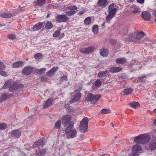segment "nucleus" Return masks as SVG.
<instances>
[{
  "instance_id": "39",
  "label": "nucleus",
  "mask_w": 156,
  "mask_h": 156,
  "mask_svg": "<svg viewBox=\"0 0 156 156\" xmlns=\"http://www.w3.org/2000/svg\"><path fill=\"white\" fill-rule=\"evenodd\" d=\"M98 26L97 25H94L92 28V31L94 34H97L98 32Z\"/></svg>"
},
{
  "instance_id": "26",
  "label": "nucleus",
  "mask_w": 156,
  "mask_h": 156,
  "mask_svg": "<svg viewBox=\"0 0 156 156\" xmlns=\"http://www.w3.org/2000/svg\"><path fill=\"white\" fill-rule=\"evenodd\" d=\"M126 62V58L124 57L120 58H117L115 60V62L118 64H123Z\"/></svg>"
},
{
  "instance_id": "24",
  "label": "nucleus",
  "mask_w": 156,
  "mask_h": 156,
  "mask_svg": "<svg viewBox=\"0 0 156 156\" xmlns=\"http://www.w3.org/2000/svg\"><path fill=\"white\" fill-rule=\"evenodd\" d=\"M45 0H37L34 2V5L36 6H43L45 3Z\"/></svg>"
},
{
  "instance_id": "15",
  "label": "nucleus",
  "mask_w": 156,
  "mask_h": 156,
  "mask_svg": "<svg viewBox=\"0 0 156 156\" xmlns=\"http://www.w3.org/2000/svg\"><path fill=\"white\" fill-rule=\"evenodd\" d=\"M44 144V142L42 139H39L35 142L32 146L33 148L38 147L39 146H43Z\"/></svg>"
},
{
  "instance_id": "28",
  "label": "nucleus",
  "mask_w": 156,
  "mask_h": 156,
  "mask_svg": "<svg viewBox=\"0 0 156 156\" xmlns=\"http://www.w3.org/2000/svg\"><path fill=\"white\" fill-rule=\"evenodd\" d=\"M12 14L10 13L3 12L0 15V16L3 18H9L12 16Z\"/></svg>"
},
{
  "instance_id": "29",
  "label": "nucleus",
  "mask_w": 156,
  "mask_h": 156,
  "mask_svg": "<svg viewBox=\"0 0 156 156\" xmlns=\"http://www.w3.org/2000/svg\"><path fill=\"white\" fill-rule=\"evenodd\" d=\"M108 73L107 70L101 71L99 73L98 75V76L100 78L105 77L107 76V74Z\"/></svg>"
},
{
  "instance_id": "56",
  "label": "nucleus",
  "mask_w": 156,
  "mask_h": 156,
  "mask_svg": "<svg viewBox=\"0 0 156 156\" xmlns=\"http://www.w3.org/2000/svg\"><path fill=\"white\" fill-rule=\"evenodd\" d=\"M46 80V78L44 77H42L41 78V80L42 81H44Z\"/></svg>"
},
{
  "instance_id": "46",
  "label": "nucleus",
  "mask_w": 156,
  "mask_h": 156,
  "mask_svg": "<svg viewBox=\"0 0 156 156\" xmlns=\"http://www.w3.org/2000/svg\"><path fill=\"white\" fill-rule=\"evenodd\" d=\"M133 8L134 9L133 10V13H135L140 12V9L137 7H134Z\"/></svg>"
},
{
  "instance_id": "60",
  "label": "nucleus",
  "mask_w": 156,
  "mask_h": 156,
  "mask_svg": "<svg viewBox=\"0 0 156 156\" xmlns=\"http://www.w3.org/2000/svg\"><path fill=\"white\" fill-rule=\"evenodd\" d=\"M153 112L155 114H156V108L154 109L153 110Z\"/></svg>"
},
{
  "instance_id": "1",
  "label": "nucleus",
  "mask_w": 156,
  "mask_h": 156,
  "mask_svg": "<svg viewBox=\"0 0 156 156\" xmlns=\"http://www.w3.org/2000/svg\"><path fill=\"white\" fill-rule=\"evenodd\" d=\"M151 138L147 134H140L135 137L134 141L136 143L145 144L149 142Z\"/></svg>"
},
{
  "instance_id": "11",
  "label": "nucleus",
  "mask_w": 156,
  "mask_h": 156,
  "mask_svg": "<svg viewBox=\"0 0 156 156\" xmlns=\"http://www.w3.org/2000/svg\"><path fill=\"white\" fill-rule=\"evenodd\" d=\"M147 147L149 148L148 149L152 150L155 149H156V138L151 139L149 143L147 144Z\"/></svg>"
},
{
  "instance_id": "43",
  "label": "nucleus",
  "mask_w": 156,
  "mask_h": 156,
  "mask_svg": "<svg viewBox=\"0 0 156 156\" xmlns=\"http://www.w3.org/2000/svg\"><path fill=\"white\" fill-rule=\"evenodd\" d=\"M88 127H80V132L84 133L87 131Z\"/></svg>"
},
{
  "instance_id": "18",
  "label": "nucleus",
  "mask_w": 156,
  "mask_h": 156,
  "mask_svg": "<svg viewBox=\"0 0 156 156\" xmlns=\"http://www.w3.org/2000/svg\"><path fill=\"white\" fill-rule=\"evenodd\" d=\"M12 96V95L11 94H10L8 95L6 93L2 94L0 98V103L5 101L10 97Z\"/></svg>"
},
{
  "instance_id": "6",
  "label": "nucleus",
  "mask_w": 156,
  "mask_h": 156,
  "mask_svg": "<svg viewBox=\"0 0 156 156\" xmlns=\"http://www.w3.org/2000/svg\"><path fill=\"white\" fill-rule=\"evenodd\" d=\"M142 151V150L140 145L136 144L133 147L132 153L129 156H138Z\"/></svg>"
},
{
  "instance_id": "41",
  "label": "nucleus",
  "mask_w": 156,
  "mask_h": 156,
  "mask_svg": "<svg viewBox=\"0 0 156 156\" xmlns=\"http://www.w3.org/2000/svg\"><path fill=\"white\" fill-rule=\"evenodd\" d=\"M101 113L107 114L110 112V110L108 109H102L101 112Z\"/></svg>"
},
{
  "instance_id": "48",
  "label": "nucleus",
  "mask_w": 156,
  "mask_h": 156,
  "mask_svg": "<svg viewBox=\"0 0 156 156\" xmlns=\"http://www.w3.org/2000/svg\"><path fill=\"white\" fill-rule=\"evenodd\" d=\"M0 74L4 76H7L6 72L3 70H0Z\"/></svg>"
},
{
  "instance_id": "31",
  "label": "nucleus",
  "mask_w": 156,
  "mask_h": 156,
  "mask_svg": "<svg viewBox=\"0 0 156 156\" xmlns=\"http://www.w3.org/2000/svg\"><path fill=\"white\" fill-rule=\"evenodd\" d=\"M108 51L106 49H101L100 50V54L103 56L106 57L108 55Z\"/></svg>"
},
{
  "instance_id": "36",
  "label": "nucleus",
  "mask_w": 156,
  "mask_h": 156,
  "mask_svg": "<svg viewBox=\"0 0 156 156\" xmlns=\"http://www.w3.org/2000/svg\"><path fill=\"white\" fill-rule=\"evenodd\" d=\"M102 82L99 79L97 80L94 82L95 86L96 87H99L102 84Z\"/></svg>"
},
{
  "instance_id": "25",
  "label": "nucleus",
  "mask_w": 156,
  "mask_h": 156,
  "mask_svg": "<svg viewBox=\"0 0 156 156\" xmlns=\"http://www.w3.org/2000/svg\"><path fill=\"white\" fill-rule=\"evenodd\" d=\"M107 2V0H99L98 2V4L101 7H105L106 6Z\"/></svg>"
},
{
  "instance_id": "47",
  "label": "nucleus",
  "mask_w": 156,
  "mask_h": 156,
  "mask_svg": "<svg viewBox=\"0 0 156 156\" xmlns=\"http://www.w3.org/2000/svg\"><path fill=\"white\" fill-rule=\"evenodd\" d=\"M67 76L66 75L65 76H62V77H61V78H60V80L61 81H67Z\"/></svg>"
},
{
  "instance_id": "21",
  "label": "nucleus",
  "mask_w": 156,
  "mask_h": 156,
  "mask_svg": "<svg viewBox=\"0 0 156 156\" xmlns=\"http://www.w3.org/2000/svg\"><path fill=\"white\" fill-rule=\"evenodd\" d=\"M122 70V68L119 67H112L110 68L109 72L111 73L119 72Z\"/></svg>"
},
{
  "instance_id": "55",
  "label": "nucleus",
  "mask_w": 156,
  "mask_h": 156,
  "mask_svg": "<svg viewBox=\"0 0 156 156\" xmlns=\"http://www.w3.org/2000/svg\"><path fill=\"white\" fill-rule=\"evenodd\" d=\"M64 36V33H62L60 36L59 38H61L63 37Z\"/></svg>"
},
{
  "instance_id": "54",
  "label": "nucleus",
  "mask_w": 156,
  "mask_h": 156,
  "mask_svg": "<svg viewBox=\"0 0 156 156\" xmlns=\"http://www.w3.org/2000/svg\"><path fill=\"white\" fill-rule=\"evenodd\" d=\"M84 13V11H80V12L78 13V14H79V15L81 16V15L82 14H83Z\"/></svg>"
},
{
  "instance_id": "12",
  "label": "nucleus",
  "mask_w": 156,
  "mask_h": 156,
  "mask_svg": "<svg viewBox=\"0 0 156 156\" xmlns=\"http://www.w3.org/2000/svg\"><path fill=\"white\" fill-rule=\"evenodd\" d=\"M142 17L145 20L149 21L151 19V15L147 11L143 12L142 13Z\"/></svg>"
},
{
  "instance_id": "3",
  "label": "nucleus",
  "mask_w": 156,
  "mask_h": 156,
  "mask_svg": "<svg viewBox=\"0 0 156 156\" xmlns=\"http://www.w3.org/2000/svg\"><path fill=\"white\" fill-rule=\"evenodd\" d=\"M144 36V32L143 31L138 32L135 37H133V34H130L128 38L131 39L136 44L140 43L141 40Z\"/></svg>"
},
{
  "instance_id": "52",
  "label": "nucleus",
  "mask_w": 156,
  "mask_h": 156,
  "mask_svg": "<svg viewBox=\"0 0 156 156\" xmlns=\"http://www.w3.org/2000/svg\"><path fill=\"white\" fill-rule=\"evenodd\" d=\"M6 126L7 124L6 123H0V127H6Z\"/></svg>"
},
{
  "instance_id": "44",
  "label": "nucleus",
  "mask_w": 156,
  "mask_h": 156,
  "mask_svg": "<svg viewBox=\"0 0 156 156\" xmlns=\"http://www.w3.org/2000/svg\"><path fill=\"white\" fill-rule=\"evenodd\" d=\"M61 124V121L60 120H58L55 123V127H60Z\"/></svg>"
},
{
  "instance_id": "5",
  "label": "nucleus",
  "mask_w": 156,
  "mask_h": 156,
  "mask_svg": "<svg viewBox=\"0 0 156 156\" xmlns=\"http://www.w3.org/2000/svg\"><path fill=\"white\" fill-rule=\"evenodd\" d=\"M73 127H66L65 132L69 138H73L75 137L77 134L76 130Z\"/></svg>"
},
{
  "instance_id": "38",
  "label": "nucleus",
  "mask_w": 156,
  "mask_h": 156,
  "mask_svg": "<svg viewBox=\"0 0 156 156\" xmlns=\"http://www.w3.org/2000/svg\"><path fill=\"white\" fill-rule=\"evenodd\" d=\"M42 57V55L41 53H37L34 55V57L37 60H38Z\"/></svg>"
},
{
  "instance_id": "14",
  "label": "nucleus",
  "mask_w": 156,
  "mask_h": 156,
  "mask_svg": "<svg viewBox=\"0 0 156 156\" xmlns=\"http://www.w3.org/2000/svg\"><path fill=\"white\" fill-rule=\"evenodd\" d=\"M54 100L53 98H50L48 99L43 104V107L44 108H47L52 104Z\"/></svg>"
},
{
  "instance_id": "40",
  "label": "nucleus",
  "mask_w": 156,
  "mask_h": 156,
  "mask_svg": "<svg viewBox=\"0 0 156 156\" xmlns=\"http://www.w3.org/2000/svg\"><path fill=\"white\" fill-rule=\"evenodd\" d=\"M60 34V30H55L54 34H53V36L54 37H57Z\"/></svg>"
},
{
  "instance_id": "61",
  "label": "nucleus",
  "mask_w": 156,
  "mask_h": 156,
  "mask_svg": "<svg viewBox=\"0 0 156 156\" xmlns=\"http://www.w3.org/2000/svg\"><path fill=\"white\" fill-rule=\"evenodd\" d=\"M103 156H110V155L108 154H104Z\"/></svg>"
},
{
  "instance_id": "58",
  "label": "nucleus",
  "mask_w": 156,
  "mask_h": 156,
  "mask_svg": "<svg viewBox=\"0 0 156 156\" xmlns=\"http://www.w3.org/2000/svg\"><path fill=\"white\" fill-rule=\"evenodd\" d=\"M110 125L111 126H112V127H113L114 126V124L112 122H111V123H110Z\"/></svg>"
},
{
  "instance_id": "37",
  "label": "nucleus",
  "mask_w": 156,
  "mask_h": 156,
  "mask_svg": "<svg viewBox=\"0 0 156 156\" xmlns=\"http://www.w3.org/2000/svg\"><path fill=\"white\" fill-rule=\"evenodd\" d=\"M46 152L45 149H44L40 151V152L37 153L36 154V156H43Z\"/></svg>"
},
{
  "instance_id": "19",
  "label": "nucleus",
  "mask_w": 156,
  "mask_h": 156,
  "mask_svg": "<svg viewBox=\"0 0 156 156\" xmlns=\"http://www.w3.org/2000/svg\"><path fill=\"white\" fill-rule=\"evenodd\" d=\"M88 119L87 117H84L80 122V127H88Z\"/></svg>"
},
{
  "instance_id": "4",
  "label": "nucleus",
  "mask_w": 156,
  "mask_h": 156,
  "mask_svg": "<svg viewBox=\"0 0 156 156\" xmlns=\"http://www.w3.org/2000/svg\"><path fill=\"white\" fill-rule=\"evenodd\" d=\"M101 94L94 95L92 94L89 93L87 95L86 100L87 101H90L93 103H95L101 98Z\"/></svg>"
},
{
  "instance_id": "27",
  "label": "nucleus",
  "mask_w": 156,
  "mask_h": 156,
  "mask_svg": "<svg viewBox=\"0 0 156 156\" xmlns=\"http://www.w3.org/2000/svg\"><path fill=\"white\" fill-rule=\"evenodd\" d=\"M81 97V94L80 93H78L77 94L75 95L73 98L70 101L71 103H73L74 101H77L80 100Z\"/></svg>"
},
{
  "instance_id": "63",
  "label": "nucleus",
  "mask_w": 156,
  "mask_h": 156,
  "mask_svg": "<svg viewBox=\"0 0 156 156\" xmlns=\"http://www.w3.org/2000/svg\"><path fill=\"white\" fill-rule=\"evenodd\" d=\"M50 14H47V18H48L50 16Z\"/></svg>"
},
{
  "instance_id": "13",
  "label": "nucleus",
  "mask_w": 156,
  "mask_h": 156,
  "mask_svg": "<svg viewBox=\"0 0 156 156\" xmlns=\"http://www.w3.org/2000/svg\"><path fill=\"white\" fill-rule=\"evenodd\" d=\"M45 24L44 22H39L33 26L32 30L34 31L38 30L44 27Z\"/></svg>"
},
{
  "instance_id": "35",
  "label": "nucleus",
  "mask_w": 156,
  "mask_h": 156,
  "mask_svg": "<svg viewBox=\"0 0 156 156\" xmlns=\"http://www.w3.org/2000/svg\"><path fill=\"white\" fill-rule=\"evenodd\" d=\"M91 22V19L90 17L86 18L84 21V23L86 25H89Z\"/></svg>"
},
{
  "instance_id": "50",
  "label": "nucleus",
  "mask_w": 156,
  "mask_h": 156,
  "mask_svg": "<svg viewBox=\"0 0 156 156\" xmlns=\"http://www.w3.org/2000/svg\"><path fill=\"white\" fill-rule=\"evenodd\" d=\"M110 42L112 44H115L116 43V40H115L112 39L111 40Z\"/></svg>"
},
{
  "instance_id": "2",
  "label": "nucleus",
  "mask_w": 156,
  "mask_h": 156,
  "mask_svg": "<svg viewBox=\"0 0 156 156\" xmlns=\"http://www.w3.org/2000/svg\"><path fill=\"white\" fill-rule=\"evenodd\" d=\"M115 4H112L108 6V11L109 12L106 17L107 21H109L112 20L115 15L117 9L116 8H114Z\"/></svg>"
},
{
  "instance_id": "7",
  "label": "nucleus",
  "mask_w": 156,
  "mask_h": 156,
  "mask_svg": "<svg viewBox=\"0 0 156 156\" xmlns=\"http://www.w3.org/2000/svg\"><path fill=\"white\" fill-rule=\"evenodd\" d=\"M77 9V7L75 5L70 6L67 7V11L66 12V15L68 16H71L73 15L76 12V10Z\"/></svg>"
},
{
  "instance_id": "64",
  "label": "nucleus",
  "mask_w": 156,
  "mask_h": 156,
  "mask_svg": "<svg viewBox=\"0 0 156 156\" xmlns=\"http://www.w3.org/2000/svg\"><path fill=\"white\" fill-rule=\"evenodd\" d=\"M154 123L155 125L156 126V119L154 120Z\"/></svg>"
},
{
  "instance_id": "62",
  "label": "nucleus",
  "mask_w": 156,
  "mask_h": 156,
  "mask_svg": "<svg viewBox=\"0 0 156 156\" xmlns=\"http://www.w3.org/2000/svg\"><path fill=\"white\" fill-rule=\"evenodd\" d=\"M130 2H133L135 0H129Z\"/></svg>"
},
{
  "instance_id": "57",
  "label": "nucleus",
  "mask_w": 156,
  "mask_h": 156,
  "mask_svg": "<svg viewBox=\"0 0 156 156\" xmlns=\"http://www.w3.org/2000/svg\"><path fill=\"white\" fill-rule=\"evenodd\" d=\"M153 14L155 16H156V10H154L153 11Z\"/></svg>"
},
{
  "instance_id": "51",
  "label": "nucleus",
  "mask_w": 156,
  "mask_h": 156,
  "mask_svg": "<svg viewBox=\"0 0 156 156\" xmlns=\"http://www.w3.org/2000/svg\"><path fill=\"white\" fill-rule=\"evenodd\" d=\"M146 77V76L144 75L143 76H141L138 77V80H139V81H141V80H142L143 79L145 78Z\"/></svg>"
},
{
  "instance_id": "32",
  "label": "nucleus",
  "mask_w": 156,
  "mask_h": 156,
  "mask_svg": "<svg viewBox=\"0 0 156 156\" xmlns=\"http://www.w3.org/2000/svg\"><path fill=\"white\" fill-rule=\"evenodd\" d=\"M132 91V89L131 88L126 89L122 91V93L123 95H128L130 94Z\"/></svg>"
},
{
  "instance_id": "20",
  "label": "nucleus",
  "mask_w": 156,
  "mask_h": 156,
  "mask_svg": "<svg viewBox=\"0 0 156 156\" xmlns=\"http://www.w3.org/2000/svg\"><path fill=\"white\" fill-rule=\"evenodd\" d=\"M58 67L57 66L53 67L51 69L49 70L46 73V75L48 76H50L53 75L54 73L58 69Z\"/></svg>"
},
{
  "instance_id": "17",
  "label": "nucleus",
  "mask_w": 156,
  "mask_h": 156,
  "mask_svg": "<svg viewBox=\"0 0 156 156\" xmlns=\"http://www.w3.org/2000/svg\"><path fill=\"white\" fill-rule=\"evenodd\" d=\"M33 67H26L23 69L22 71L24 74L29 75L33 72Z\"/></svg>"
},
{
  "instance_id": "49",
  "label": "nucleus",
  "mask_w": 156,
  "mask_h": 156,
  "mask_svg": "<svg viewBox=\"0 0 156 156\" xmlns=\"http://www.w3.org/2000/svg\"><path fill=\"white\" fill-rule=\"evenodd\" d=\"M46 69L44 68H41L39 69V72L41 73H42L45 71Z\"/></svg>"
},
{
  "instance_id": "23",
  "label": "nucleus",
  "mask_w": 156,
  "mask_h": 156,
  "mask_svg": "<svg viewBox=\"0 0 156 156\" xmlns=\"http://www.w3.org/2000/svg\"><path fill=\"white\" fill-rule=\"evenodd\" d=\"M12 83V79H9L6 81L2 87L3 89H6L8 88L11 86Z\"/></svg>"
},
{
  "instance_id": "10",
  "label": "nucleus",
  "mask_w": 156,
  "mask_h": 156,
  "mask_svg": "<svg viewBox=\"0 0 156 156\" xmlns=\"http://www.w3.org/2000/svg\"><path fill=\"white\" fill-rule=\"evenodd\" d=\"M95 48L94 46H91L87 48H81L80 49V51L83 54H89L92 52Z\"/></svg>"
},
{
  "instance_id": "34",
  "label": "nucleus",
  "mask_w": 156,
  "mask_h": 156,
  "mask_svg": "<svg viewBox=\"0 0 156 156\" xmlns=\"http://www.w3.org/2000/svg\"><path fill=\"white\" fill-rule=\"evenodd\" d=\"M129 105L132 108H136L139 106L140 104L137 102H133L130 103L129 104Z\"/></svg>"
},
{
  "instance_id": "30",
  "label": "nucleus",
  "mask_w": 156,
  "mask_h": 156,
  "mask_svg": "<svg viewBox=\"0 0 156 156\" xmlns=\"http://www.w3.org/2000/svg\"><path fill=\"white\" fill-rule=\"evenodd\" d=\"M23 62L22 61H19L14 63L12 66L13 68H16L19 67L23 65Z\"/></svg>"
},
{
  "instance_id": "42",
  "label": "nucleus",
  "mask_w": 156,
  "mask_h": 156,
  "mask_svg": "<svg viewBox=\"0 0 156 156\" xmlns=\"http://www.w3.org/2000/svg\"><path fill=\"white\" fill-rule=\"evenodd\" d=\"M7 37L10 39L13 40L16 38V36L14 34H10L7 35Z\"/></svg>"
},
{
  "instance_id": "16",
  "label": "nucleus",
  "mask_w": 156,
  "mask_h": 156,
  "mask_svg": "<svg viewBox=\"0 0 156 156\" xmlns=\"http://www.w3.org/2000/svg\"><path fill=\"white\" fill-rule=\"evenodd\" d=\"M71 117L70 115H64L62 118V122L65 125L68 124L71 120Z\"/></svg>"
},
{
  "instance_id": "59",
  "label": "nucleus",
  "mask_w": 156,
  "mask_h": 156,
  "mask_svg": "<svg viewBox=\"0 0 156 156\" xmlns=\"http://www.w3.org/2000/svg\"><path fill=\"white\" fill-rule=\"evenodd\" d=\"M6 127H0V130H3L5 129Z\"/></svg>"
},
{
  "instance_id": "22",
  "label": "nucleus",
  "mask_w": 156,
  "mask_h": 156,
  "mask_svg": "<svg viewBox=\"0 0 156 156\" xmlns=\"http://www.w3.org/2000/svg\"><path fill=\"white\" fill-rule=\"evenodd\" d=\"M11 135L12 136L18 138L21 135V132L19 130H14L12 131Z\"/></svg>"
},
{
  "instance_id": "9",
  "label": "nucleus",
  "mask_w": 156,
  "mask_h": 156,
  "mask_svg": "<svg viewBox=\"0 0 156 156\" xmlns=\"http://www.w3.org/2000/svg\"><path fill=\"white\" fill-rule=\"evenodd\" d=\"M23 85L22 84H16L13 83L9 89V91L13 93L15 92L18 88H22L23 87Z\"/></svg>"
},
{
  "instance_id": "45",
  "label": "nucleus",
  "mask_w": 156,
  "mask_h": 156,
  "mask_svg": "<svg viewBox=\"0 0 156 156\" xmlns=\"http://www.w3.org/2000/svg\"><path fill=\"white\" fill-rule=\"evenodd\" d=\"M5 67V65L2 62H0V69H4Z\"/></svg>"
},
{
  "instance_id": "8",
  "label": "nucleus",
  "mask_w": 156,
  "mask_h": 156,
  "mask_svg": "<svg viewBox=\"0 0 156 156\" xmlns=\"http://www.w3.org/2000/svg\"><path fill=\"white\" fill-rule=\"evenodd\" d=\"M55 19L59 23H65L69 20V17L65 14L58 15L55 17Z\"/></svg>"
},
{
  "instance_id": "33",
  "label": "nucleus",
  "mask_w": 156,
  "mask_h": 156,
  "mask_svg": "<svg viewBox=\"0 0 156 156\" xmlns=\"http://www.w3.org/2000/svg\"><path fill=\"white\" fill-rule=\"evenodd\" d=\"M53 27V25L51 22L47 21L45 24V28L47 30H49Z\"/></svg>"
},
{
  "instance_id": "53",
  "label": "nucleus",
  "mask_w": 156,
  "mask_h": 156,
  "mask_svg": "<svg viewBox=\"0 0 156 156\" xmlns=\"http://www.w3.org/2000/svg\"><path fill=\"white\" fill-rule=\"evenodd\" d=\"M138 2L140 3H143L144 2V0H137Z\"/></svg>"
}]
</instances>
